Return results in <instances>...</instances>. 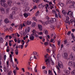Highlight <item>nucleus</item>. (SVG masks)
<instances>
[{"label": "nucleus", "mask_w": 75, "mask_h": 75, "mask_svg": "<svg viewBox=\"0 0 75 75\" xmlns=\"http://www.w3.org/2000/svg\"><path fill=\"white\" fill-rule=\"evenodd\" d=\"M51 64L52 65H54V62H53V61H52V60H51Z\"/></svg>", "instance_id": "31"}, {"label": "nucleus", "mask_w": 75, "mask_h": 75, "mask_svg": "<svg viewBox=\"0 0 75 75\" xmlns=\"http://www.w3.org/2000/svg\"><path fill=\"white\" fill-rule=\"evenodd\" d=\"M5 2H6V0H0V3L2 6L3 7H4L5 8L7 7V4H6L5 3Z\"/></svg>", "instance_id": "1"}, {"label": "nucleus", "mask_w": 75, "mask_h": 75, "mask_svg": "<svg viewBox=\"0 0 75 75\" xmlns=\"http://www.w3.org/2000/svg\"><path fill=\"white\" fill-rule=\"evenodd\" d=\"M10 18H13V16L11 15H10V16H9Z\"/></svg>", "instance_id": "57"}, {"label": "nucleus", "mask_w": 75, "mask_h": 75, "mask_svg": "<svg viewBox=\"0 0 75 75\" xmlns=\"http://www.w3.org/2000/svg\"><path fill=\"white\" fill-rule=\"evenodd\" d=\"M33 54L34 55H37V56H38V55H37V52H33Z\"/></svg>", "instance_id": "28"}, {"label": "nucleus", "mask_w": 75, "mask_h": 75, "mask_svg": "<svg viewBox=\"0 0 75 75\" xmlns=\"http://www.w3.org/2000/svg\"><path fill=\"white\" fill-rule=\"evenodd\" d=\"M42 69H45V67L43 66L42 67Z\"/></svg>", "instance_id": "61"}, {"label": "nucleus", "mask_w": 75, "mask_h": 75, "mask_svg": "<svg viewBox=\"0 0 75 75\" xmlns=\"http://www.w3.org/2000/svg\"><path fill=\"white\" fill-rule=\"evenodd\" d=\"M13 58H10V62H13V59H12Z\"/></svg>", "instance_id": "43"}, {"label": "nucleus", "mask_w": 75, "mask_h": 75, "mask_svg": "<svg viewBox=\"0 0 75 75\" xmlns=\"http://www.w3.org/2000/svg\"><path fill=\"white\" fill-rule=\"evenodd\" d=\"M30 40L33 41L34 39V37L31 35L30 36Z\"/></svg>", "instance_id": "9"}, {"label": "nucleus", "mask_w": 75, "mask_h": 75, "mask_svg": "<svg viewBox=\"0 0 75 75\" xmlns=\"http://www.w3.org/2000/svg\"><path fill=\"white\" fill-rule=\"evenodd\" d=\"M58 66L60 68H63V65L62 64H60L59 62L58 63Z\"/></svg>", "instance_id": "6"}, {"label": "nucleus", "mask_w": 75, "mask_h": 75, "mask_svg": "<svg viewBox=\"0 0 75 75\" xmlns=\"http://www.w3.org/2000/svg\"><path fill=\"white\" fill-rule=\"evenodd\" d=\"M4 71H5V72L6 71V67H4Z\"/></svg>", "instance_id": "56"}, {"label": "nucleus", "mask_w": 75, "mask_h": 75, "mask_svg": "<svg viewBox=\"0 0 75 75\" xmlns=\"http://www.w3.org/2000/svg\"><path fill=\"white\" fill-rule=\"evenodd\" d=\"M43 32H44V34L46 35H47V34H48V31L46 30H44Z\"/></svg>", "instance_id": "15"}, {"label": "nucleus", "mask_w": 75, "mask_h": 75, "mask_svg": "<svg viewBox=\"0 0 75 75\" xmlns=\"http://www.w3.org/2000/svg\"><path fill=\"white\" fill-rule=\"evenodd\" d=\"M69 17L68 16H67L66 18V20H69Z\"/></svg>", "instance_id": "42"}, {"label": "nucleus", "mask_w": 75, "mask_h": 75, "mask_svg": "<svg viewBox=\"0 0 75 75\" xmlns=\"http://www.w3.org/2000/svg\"><path fill=\"white\" fill-rule=\"evenodd\" d=\"M45 62H48V63L49 62H50V60H49L48 59H47L45 60Z\"/></svg>", "instance_id": "32"}, {"label": "nucleus", "mask_w": 75, "mask_h": 75, "mask_svg": "<svg viewBox=\"0 0 75 75\" xmlns=\"http://www.w3.org/2000/svg\"><path fill=\"white\" fill-rule=\"evenodd\" d=\"M67 40H64V44H67Z\"/></svg>", "instance_id": "53"}, {"label": "nucleus", "mask_w": 75, "mask_h": 75, "mask_svg": "<svg viewBox=\"0 0 75 75\" xmlns=\"http://www.w3.org/2000/svg\"><path fill=\"white\" fill-rule=\"evenodd\" d=\"M17 41H18V43H20V42H21V40H20L19 39Z\"/></svg>", "instance_id": "48"}, {"label": "nucleus", "mask_w": 75, "mask_h": 75, "mask_svg": "<svg viewBox=\"0 0 75 75\" xmlns=\"http://www.w3.org/2000/svg\"><path fill=\"white\" fill-rule=\"evenodd\" d=\"M30 10L29 8L28 7H26L25 8V11H24V12L25 13H27L28 12V11Z\"/></svg>", "instance_id": "8"}, {"label": "nucleus", "mask_w": 75, "mask_h": 75, "mask_svg": "<svg viewBox=\"0 0 75 75\" xmlns=\"http://www.w3.org/2000/svg\"><path fill=\"white\" fill-rule=\"evenodd\" d=\"M58 45H60V43H61V40H59V41H58Z\"/></svg>", "instance_id": "35"}, {"label": "nucleus", "mask_w": 75, "mask_h": 75, "mask_svg": "<svg viewBox=\"0 0 75 75\" xmlns=\"http://www.w3.org/2000/svg\"><path fill=\"white\" fill-rule=\"evenodd\" d=\"M39 11H38L37 12V13H36L35 16H37L38 14H39Z\"/></svg>", "instance_id": "38"}, {"label": "nucleus", "mask_w": 75, "mask_h": 75, "mask_svg": "<svg viewBox=\"0 0 75 75\" xmlns=\"http://www.w3.org/2000/svg\"><path fill=\"white\" fill-rule=\"evenodd\" d=\"M3 38L2 37H1V39H0V43H3Z\"/></svg>", "instance_id": "14"}, {"label": "nucleus", "mask_w": 75, "mask_h": 75, "mask_svg": "<svg viewBox=\"0 0 75 75\" xmlns=\"http://www.w3.org/2000/svg\"><path fill=\"white\" fill-rule=\"evenodd\" d=\"M23 47H24V45H21V49H23Z\"/></svg>", "instance_id": "44"}, {"label": "nucleus", "mask_w": 75, "mask_h": 75, "mask_svg": "<svg viewBox=\"0 0 75 75\" xmlns=\"http://www.w3.org/2000/svg\"><path fill=\"white\" fill-rule=\"evenodd\" d=\"M59 4L60 6L61 7H63V6H64V4L63 3H60V4Z\"/></svg>", "instance_id": "26"}, {"label": "nucleus", "mask_w": 75, "mask_h": 75, "mask_svg": "<svg viewBox=\"0 0 75 75\" xmlns=\"http://www.w3.org/2000/svg\"><path fill=\"white\" fill-rule=\"evenodd\" d=\"M50 74H52L51 73V70H49V74L50 75Z\"/></svg>", "instance_id": "52"}, {"label": "nucleus", "mask_w": 75, "mask_h": 75, "mask_svg": "<svg viewBox=\"0 0 75 75\" xmlns=\"http://www.w3.org/2000/svg\"><path fill=\"white\" fill-rule=\"evenodd\" d=\"M39 7L40 8H43L44 7V6L43 4L42 3L39 5Z\"/></svg>", "instance_id": "13"}, {"label": "nucleus", "mask_w": 75, "mask_h": 75, "mask_svg": "<svg viewBox=\"0 0 75 75\" xmlns=\"http://www.w3.org/2000/svg\"><path fill=\"white\" fill-rule=\"evenodd\" d=\"M23 25V27H25V24H24V23H23V25L21 24L20 27H21V28H22Z\"/></svg>", "instance_id": "27"}, {"label": "nucleus", "mask_w": 75, "mask_h": 75, "mask_svg": "<svg viewBox=\"0 0 75 75\" xmlns=\"http://www.w3.org/2000/svg\"><path fill=\"white\" fill-rule=\"evenodd\" d=\"M35 37H37V38H39V36H38V35H37V34L36 35Z\"/></svg>", "instance_id": "58"}, {"label": "nucleus", "mask_w": 75, "mask_h": 75, "mask_svg": "<svg viewBox=\"0 0 75 75\" xmlns=\"http://www.w3.org/2000/svg\"><path fill=\"white\" fill-rule=\"evenodd\" d=\"M63 57L64 58H65V59H67L68 57V54H67V53H64L63 54Z\"/></svg>", "instance_id": "5"}, {"label": "nucleus", "mask_w": 75, "mask_h": 75, "mask_svg": "<svg viewBox=\"0 0 75 75\" xmlns=\"http://www.w3.org/2000/svg\"><path fill=\"white\" fill-rule=\"evenodd\" d=\"M33 20H34V21H37V18H36L35 17H33Z\"/></svg>", "instance_id": "29"}, {"label": "nucleus", "mask_w": 75, "mask_h": 75, "mask_svg": "<svg viewBox=\"0 0 75 75\" xmlns=\"http://www.w3.org/2000/svg\"><path fill=\"white\" fill-rule=\"evenodd\" d=\"M69 59H71L72 61H74L75 59V56L74 55L71 54Z\"/></svg>", "instance_id": "2"}, {"label": "nucleus", "mask_w": 75, "mask_h": 75, "mask_svg": "<svg viewBox=\"0 0 75 75\" xmlns=\"http://www.w3.org/2000/svg\"><path fill=\"white\" fill-rule=\"evenodd\" d=\"M9 13V9H7L6 11V14H8Z\"/></svg>", "instance_id": "30"}, {"label": "nucleus", "mask_w": 75, "mask_h": 75, "mask_svg": "<svg viewBox=\"0 0 75 75\" xmlns=\"http://www.w3.org/2000/svg\"><path fill=\"white\" fill-rule=\"evenodd\" d=\"M4 9L3 8L1 7L0 8V11H4Z\"/></svg>", "instance_id": "33"}, {"label": "nucleus", "mask_w": 75, "mask_h": 75, "mask_svg": "<svg viewBox=\"0 0 75 75\" xmlns=\"http://www.w3.org/2000/svg\"><path fill=\"white\" fill-rule=\"evenodd\" d=\"M15 54L16 55H18V52H15Z\"/></svg>", "instance_id": "55"}, {"label": "nucleus", "mask_w": 75, "mask_h": 75, "mask_svg": "<svg viewBox=\"0 0 75 75\" xmlns=\"http://www.w3.org/2000/svg\"><path fill=\"white\" fill-rule=\"evenodd\" d=\"M6 51L8 52L9 51H10V50H9V49H6Z\"/></svg>", "instance_id": "60"}, {"label": "nucleus", "mask_w": 75, "mask_h": 75, "mask_svg": "<svg viewBox=\"0 0 75 75\" xmlns=\"http://www.w3.org/2000/svg\"><path fill=\"white\" fill-rule=\"evenodd\" d=\"M35 32H36V31H35V30L34 29L32 31V33H35Z\"/></svg>", "instance_id": "49"}, {"label": "nucleus", "mask_w": 75, "mask_h": 75, "mask_svg": "<svg viewBox=\"0 0 75 75\" xmlns=\"http://www.w3.org/2000/svg\"><path fill=\"white\" fill-rule=\"evenodd\" d=\"M27 24L28 25H30V24H31V21H27Z\"/></svg>", "instance_id": "18"}, {"label": "nucleus", "mask_w": 75, "mask_h": 75, "mask_svg": "<svg viewBox=\"0 0 75 75\" xmlns=\"http://www.w3.org/2000/svg\"><path fill=\"white\" fill-rule=\"evenodd\" d=\"M56 50V48H55L52 49L53 54H54V52H55Z\"/></svg>", "instance_id": "34"}, {"label": "nucleus", "mask_w": 75, "mask_h": 75, "mask_svg": "<svg viewBox=\"0 0 75 75\" xmlns=\"http://www.w3.org/2000/svg\"><path fill=\"white\" fill-rule=\"evenodd\" d=\"M71 74H72V75H75V70L71 72Z\"/></svg>", "instance_id": "23"}, {"label": "nucleus", "mask_w": 75, "mask_h": 75, "mask_svg": "<svg viewBox=\"0 0 75 75\" xmlns=\"http://www.w3.org/2000/svg\"><path fill=\"white\" fill-rule=\"evenodd\" d=\"M1 13L2 14H5V11L4 10L1 11Z\"/></svg>", "instance_id": "36"}, {"label": "nucleus", "mask_w": 75, "mask_h": 75, "mask_svg": "<svg viewBox=\"0 0 75 75\" xmlns=\"http://www.w3.org/2000/svg\"><path fill=\"white\" fill-rule=\"evenodd\" d=\"M73 12H72V13L70 14L69 16L71 18H74V16H73Z\"/></svg>", "instance_id": "20"}, {"label": "nucleus", "mask_w": 75, "mask_h": 75, "mask_svg": "<svg viewBox=\"0 0 75 75\" xmlns=\"http://www.w3.org/2000/svg\"><path fill=\"white\" fill-rule=\"evenodd\" d=\"M56 20L55 19V18H52L51 19L50 21H48V23L49 24H51L52 23H54V20Z\"/></svg>", "instance_id": "4"}, {"label": "nucleus", "mask_w": 75, "mask_h": 75, "mask_svg": "<svg viewBox=\"0 0 75 75\" xmlns=\"http://www.w3.org/2000/svg\"><path fill=\"white\" fill-rule=\"evenodd\" d=\"M11 73H12L11 71H9L8 73V75H11Z\"/></svg>", "instance_id": "37"}, {"label": "nucleus", "mask_w": 75, "mask_h": 75, "mask_svg": "<svg viewBox=\"0 0 75 75\" xmlns=\"http://www.w3.org/2000/svg\"><path fill=\"white\" fill-rule=\"evenodd\" d=\"M48 42H45V45H48Z\"/></svg>", "instance_id": "63"}, {"label": "nucleus", "mask_w": 75, "mask_h": 75, "mask_svg": "<svg viewBox=\"0 0 75 75\" xmlns=\"http://www.w3.org/2000/svg\"><path fill=\"white\" fill-rule=\"evenodd\" d=\"M38 26L39 30H40V31H42V25H38Z\"/></svg>", "instance_id": "11"}, {"label": "nucleus", "mask_w": 75, "mask_h": 75, "mask_svg": "<svg viewBox=\"0 0 75 75\" xmlns=\"http://www.w3.org/2000/svg\"><path fill=\"white\" fill-rule=\"evenodd\" d=\"M55 17H56L57 18H58V15H57V14L56 13H55Z\"/></svg>", "instance_id": "51"}, {"label": "nucleus", "mask_w": 75, "mask_h": 75, "mask_svg": "<svg viewBox=\"0 0 75 75\" xmlns=\"http://www.w3.org/2000/svg\"><path fill=\"white\" fill-rule=\"evenodd\" d=\"M73 50L75 51V47H73Z\"/></svg>", "instance_id": "62"}, {"label": "nucleus", "mask_w": 75, "mask_h": 75, "mask_svg": "<svg viewBox=\"0 0 75 75\" xmlns=\"http://www.w3.org/2000/svg\"><path fill=\"white\" fill-rule=\"evenodd\" d=\"M39 21H40V23H41L43 25H45V24L46 25H48V21H46L45 23L43 22L41 20H39Z\"/></svg>", "instance_id": "3"}, {"label": "nucleus", "mask_w": 75, "mask_h": 75, "mask_svg": "<svg viewBox=\"0 0 75 75\" xmlns=\"http://www.w3.org/2000/svg\"><path fill=\"white\" fill-rule=\"evenodd\" d=\"M65 22L66 23H68L69 24H70V23L69 22V21H68V20H66V21H65Z\"/></svg>", "instance_id": "24"}, {"label": "nucleus", "mask_w": 75, "mask_h": 75, "mask_svg": "<svg viewBox=\"0 0 75 75\" xmlns=\"http://www.w3.org/2000/svg\"><path fill=\"white\" fill-rule=\"evenodd\" d=\"M69 7L70 8H74V5H71L69 6Z\"/></svg>", "instance_id": "21"}, {"label": "nucleus", "mask_w": 75, "mask_h": 75, "mask_svg": "<svg viewBox=\"0 0 75 75\" xmlns=\"http://www.w3.org/2000/svg\"><path fill=\"white\" fill-rule=\"evenodd\" d=\"M4 21L5 23H6L7 24V23H9V21H8V19L6 18L4 20Z\"/></svg>", "instance_id": "12"}, {"label": "nucleus", "mask_w": 75, "mask_h": 75, "mask_svg": "<svg viewBox=\"0 0 75 75\" xmlns=\"http://www.w3.org/2000/svg\"><path fill=\"white\" fill-rule=\"evenodd\" d=\"M35 22H33L32 24V27H35Z\"/></svg>", "instance_id": "19"}, {"label": "nucleus", "mask_w": 75, "mask_h": 75, "mask_svg": "<svg viewBox=\"0 0 75 75\" xmlns=\"http://www.w3.org/2000/svg\"><path fill=\"white\" fill-rule=\"evenodd\" d=\"M71 35L72 38H73L74 40V41L75 42V36L74 37L73 33H71Z\"/></svg>", "instance_id": "17"}, {"label": "nucleus", "mask_w": 75, "mask_h": 75, "mask_svg": "<svg viewBox=\"0 0 75 75\" xmlns=\"http://www.w3.org/2000/svg\"><path fill=\"white\" fill-rule=\"evenodd\" d=\"M71 34V31H69L67 33V35H70Z\"/></svg>", "instance_id": "46"}, {"label": "nucleus", "mask_w": 75, "mask_h": 75, "mask_svg": "<svg viewBox=\"0 0 75 75\" xmlns=\"http://www.w3.org/2000/svg\"><path fill=\"white\" fill-rule=\"evenodd\" d=\"M67 2H68V3H69V4H70V3H71V0H68V1H67Z\"/></svg>", "instance_id": "45"}, {"label": "nucleus", "mask_w": 75, "mask_h": 75, "mask_svg": "<svg viewBox=\"0 0 75 75\" xmlns=\"http://www.w3.org/2000/svg\"><path fill=\"white\" fill-rule=\"evenodd\" d=\"M74 62H69L68 63V65L69 66H72L73 65V64H74Z\"/></svg>", "instance_id": "7"}, {"label": "nucleus", "mask_w": 75, "mask_h": 75, "mask_svg": "<svg viewBox=\"0 0 75 75\" xmlns=\"http://www.w3.org/2000/svg\"><path fill=\"white\" fill-rule=\"evenodd\" d=\"M36 34L35 33H32L31 34V35H32L33 36V35H34V36H35V35H36Z\"/></svg>", "instance_id": "39"}, {"label": "nucleus", "mask_w": 75, "mask_h": 75, "mask_svg": "<svg viewBox=\"0 0 75 75\" xmlns=\"http://www.w3.org/2000/svg\"><path fill=\"white\" fill-rule=\"evenodd\" d=\"M62 13L63 14H64V15H66L67 14V13L65 12V11L64 10H63L62 11Z\"/></svg>", "instance_id": "16"}, {"label": "nucleus", "mask_w": 75, "mask_h": 75, "mask_svg": "<svg viewBox=\"0 0 75 75\" xmlns=\"http://www.w3.org/2000/svg\"><path fill=\"white\" fill-rule=\"evenodd\" d=\"M65 73L66 74H70V71H65Z\"/></svg>", "instance_id": "22"}, {"label": "nucleus", "mask_w": 75, "mask_h": 75, "mask_svg": "<svg viewBox=\"0 0 75 75\" xmlns=\"http://www.w3.org/2000/svg\"><path fill=\"white\" fill-rule=\"evenodd\" d=\"M74 21V20H73V19H71L70 21V22L71 23V24H72V23H73V22Z\"/></svg>", "instance_id": "41"}, {"label": "nucleus", "mask_w": 75, "mask_h": 75, "mask_svg": "<svg viewBox=\"0 0 75 75\" xmlns=\"http://www.w3.org/2000/svg\"><path fill=\"white\" fill-rule=\"evenodd\" d=\"M37 8V7L34 6H33V9H34V10H35V9H36V8Z\"/></svg>", "instance_id": "50"}, {"label": "nucleus", "mask_w": 75, "mask_h": 75, "mask_svg": "<svg viewBox=\"0 0 75 75\" xmlns=\"http://www.w3.org/2000/svg\"><path fill=\"white\" fill-rule=\"evenodd\" d=\"M11 3H12V1H8V5L9 6H11Z\"/></svg>", "instance_id": "10"}, {"label": "nucleus", "mask_w": 75, "mask_h": 75, "mask_svg": "<svg viewBox=\"0 0 75 75\" xmlns=\"http://www.w3.org/2000/svg\"><path fill=\"white\" fill-rule=\"evenodd\" d=\"M40 2V0H36V3H39Z\"/></svg>", "instance_id": "47"}, {"label": "nucleus", "mask_w": 75, "mask_h": 75, "mask_svg": "<svg viewBox=\"0 0 75 75\" xmlns=\"http://www.w3.org/2000/svg\"><path fill=\"white\" fill-rule=\"evenodd\" d=\"M24 16L25 18H27L28 17V14L27 13H25L24 14Z\"/></svg>", "instance_id": "25"}, {"label": "nucleus", "mask_w": 75, "mask_h": 75, "mask_svg": "<svg viewBox=\"0 0 75 75\" xmlns=\"http://www.w3.org/2000/svg\"><path fill=\"white\" fill-rule=\"evenodd\" d=\"M75 29H71V31H72V32H74V31H75Z\"/></svg>", "instance_id": "64"}, {"label": "nucleus", "mask_w": 75, "mask_h": 75, "mask_svg": "<svg viewBox=\"0 0 75 75\" xmlns=\"http://www.w3.org/2000/svg\"><path fill=\"white\" fill-rule=\"evenodd\" d=\"M4 60H6V55H4Z\"/></svg>", "instance_id": "54"}, {"label": "nucleus", "mask_w": 75, "mask_h": 75, "mask_svg": "<svg viewBox=\"0 0 75 75\" xmlns=\"http://www.w3.org/2000/svg\"><path fill=\"white\" fill-rule=\"evenodd\" d=\"M73 67L75 69V62H74V63L73 64Z\"/></svg>", "instance_id": "40"}, {"label": "nucleus", "mask_w": 75, "mask_h": 75, "mask_svg": "<svg viewBox=\"0 0 75 75\" xmlns=\"http://www.w3.org/2000/svg\"><path fill=\"white\" fill-rule=\"evenodd\" d=\"M52 46H53V48H55V45L54 44H52Z\"/></svg>", "instance_id": "59"}]
</instances>
